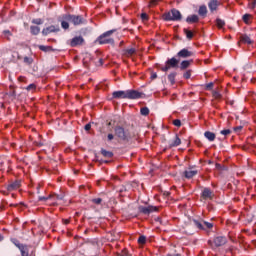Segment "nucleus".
<instances>
[{"label": "nucleus", "instance_id": "30", "mask_svg": "<svg viewBox=\"0 0 256 256\" xmlns=\"http://www.w3.org/2000/svg\"><path fill=\"white\" fill-rule=\"evenodd\" d=\"M141 115H143L144 117H147V115H149V108L148 107H143L140 110Z\"/></svg>", "mask_w": 256, "mask_h": 256}, {"label": "nucleus", "instance_id": "35", "mask_svg": "<svg viewBox=\"0 0 256 256\" xmlns=\"http://www.w3.org/2000/svg\"><path fill=\"white\" fill-rule=\"evenodd\" d=\"M146 241H147V238H146L145 236H140V237L138 238V243H139L140 245H145Z\"/></svg>", "mask_w": 256, "mask_h": 256}, {"label": "nucleus", "instance_id": "32", "mask_svg": "<svg viewBox=\"0 0 256 256\" xmlns=\"http://www.w3.org/2000/svg\"><path fill=\"white\" fill-rule=\"evenodd\" d=\"M61 27H62V29H69V21H67V20H62L61 21Z\"/></svg>", "mask_w": 256, "mask_h": 256}, {"label": "nucleus", "instance_id": "49", "mask_svg": "<svg viewBox=\"0 0 256 256\" xmlns=\"http://www.w3.org/2000/svg\"><path fill=\"white\" fill-rule=\"evenodd\" d=\"M107 138L108 141H113V139H115V136L113 134H108Z\"/></svg>", "mask_w": 256, "mask_h": 256}, {"label": "nucleus", "instance_id": "21", "mask_svg": "<svg viewBox=\"0 0 256 256\" xmlns=\"http://www.w3.org/2000/svg\"><path fill=\"white\" fill-rule=\"evenodd\" d=\"M198 15H200V17H206L207 16V6L202 5L199 7L198 10Z\"/></svg>", "mask_w": 256, "mask_h": 256}, {"label": "nucleus", "instance_id": "33", "mask_svg": "<svg viewBox=\"0 0 256 256\" xmlns=\"http://www.w3.org/2000/svg\"><path fill=\"white\" fill-rule=\"evenodd\" d=\"M53 199H56L57 201H63V199H65V194H57L53 196Z\"/></svg>", "mask_w": 256, "mask_h": 256}, {"label": "nucleus", "instance_id": "41", "mask_svg": "<svg viewBox=\"0 0 256 256\" xmlns=\"http://www.w3.org/2000/svg\"><path fill=\"white\" fill-rule=\"evenodd\" d=\"M221 135H224V137H227V135H231V131L229 129L221 130Z\"/></svg>", "mask_w": 256, "mask_h": 256}, {"label": "nucleus", "instance_id": "28", "mask_svg": "<svg viewBox=\"0 0 256 256\" xmlns=\"http://www.w3.org/2000/svg\"><path fill=\"white\" fill-rule=\"evenodd\" d=\"M3 35L7 41H11V37H13V34L9 30H4Z\"/></svg>", "mask_w": 256, "mask_h": 256}, {"label": "nucleus", "instance_id": "44", "mask_svg": "<svg viewBox=\"0 0 256 256\" xmlns=\"http://www.w3.org/2000/svg\"><path fill=\"white\" fill-rule=\"evenodd\" d=\"M213 97H214V99H221V93H219L217 91H214L213 92Z\"/></svg>", "mask_w": 256, "mask_h": 256}, {"label": "nucleus", "instance_id": "3", "mask_svg": "<svg viewBox=\"0 0 256 256\" xmlns=\"http://www.w3.org/2000/svg\"><path fill=\"white\" fill-rule=\"evenodd\" d=\"M113 33H115V30H110V31L103 33L102 35H100L98 37L97 42L100 45H106V44L113 45V43H115V40H113V38H110L111 35H113Z\"/></svg>", "mask_w": 256, "mask_h": 256}, {"label": "nucleus", "instance_id": "22", "mask_svg": "<svg viewBox=\"0 0 256 256\" xmlns=\"http://www.w3.org/2000/svg\"><path fill=\"white\" fill-rule=\"evenodd\" d=\"M137 50H135V48H128L126 50H124V56L125 57H133V55H135Z\"/></svg>", "mask_w": 256, "mask_h": 256}, {"label": "nucleus", "instance_id": "14", "mask_svg": "<svg viewBox=\"0 0 256 256\" xmlns=\"http://www.w3.org/2000/svg\"><path fill=\"white\" fill-rule=\"evenodd\" d=\"M21 187V182L15 181L7 186L8 191H17Z\"/></svg>", "mask_w": 256, "mask_h": 256}, {"label": "nucleus", "instance_id": "1", "mask_svg": "<svg viewBox=\"0 0 256 256\" xmlns=\"http://www.w3.org/2000/svg\"><path fill=\"white\" fill-rule=\"evenodd\" d=\"M113 99H141L143 93L137 90H120L112 93Z\"/></svg>", "mask_w": 256, "mask_h": 256}, {"label": "nucleus", "instance_id": "56", "mask_svg": "<svg viewBox=\"0 0 256 256\" xmlns=\"http://www.w3.org/2000/svg\"><path fill=\"white\" fill-rule=\"evenodd\" d=\"M119 256H131V254L127 253V252H123L122 254H120Z\"/></svg>", "mask_w": 256, "mask_h": 256}, {"label": "nucleus", "instance_id": "10", "mask_svg": "<svg viewBox=\"0 0 256 256\" xmlns=\"http://www.w3.org/2000/svg\"><path fill=\"white\" fill-rule=\"evenodd\" d=\"M213 243H214L215 247H221V246L225 245V243H227V238H225L223 236H217L214 238Z\"/></svg>", "mask_w": 256, "mask_h": 256}, {"label": "nucleus", "instance_id": "8", "mask_svg": "<svg viewBox=\"0 0 256 256\" xmlns=\"http://www.w3.org/2000/svg\"><path fill=\"white\" fill-rule=\"evenodd\" d=\"M83 43H85V39H83L82 36H76L70 41V45L72 47H77V45H83Z\"/></svg>", "mask_w": 256, "mask_h": 256}, {"label": "nucleus", "instance_id": "25", "mask_svg": "<svg viewBox=\"0 0 256 256\" xmlns=\"http://www.w3.org/2000/svg\"><path fill=\"white\" fill-rule=\"evenodd\" d=\"M175 77H177V72H172L168 75V80L170 81L171 85H175Z\"/></svg>", "mask_w": 256, "mask_h": 256}, {"label": "nucleus", "instance_id": "63", "mask_svg": "<svg viewBox=\"0 0 256 256\" xmlns=\"http://www.w3.org/2000/svg\"><path fill=\"white\" fill-rule=\"evenodd\" d=\"M24 61H29V58H27V57H26V58H24Z\"/></svg>", "mask_w": 256, "mask_h": 256}, {"label": "nucleus", "instance_id": "57", "mask_svg": "<svg viewBox=\"0 0 256 256\" xmlns=\"http://www.w3.org/2000/svg\"><path fill=\"white\" fill-rule=\"evenodd\" d=\"M65 225H69V219L64 220Z\"/></svg>", "mask_w": 256, "mask_h": 256}, {"label": "nucleus", "instance_id": "52", "mask_svg": "<svg viewBox=\"0 0 256 256\" xmlns=\"http://www.w3.org/2000/svg\"><path fill=\"white\" fill-rule=\"evenodd\" d=\"M241 129H243V126H237L234 128V131L237 133V132L241 131Z\"/></svg>", "mask_w": 256, "mask_h": 256}, {"label": "nucleus", "instance_id": "4", "mask_svg": "<svg viewBox=\"0 0 256 256\" xmlns=\"http://www.w3.org/2000/svg\"><path fill=\"white\" fill-rule=\"evenodd\" d=\"M114 133L118 139H121L122 141H129L131 139V133H129V130H125V128L121 126H116L114 129Z\"/></svg>", "mask_w": 256, "mask_h": 256}, {"label": "nucleus", "instance_id": "18", "mask_svg": "<svg viewBox=\"0 0 256 256\" xmlns=\"http://www.w3.org/2000/svg\"><path fill=\"white\" fill-rule=\"evenodd\" d=\"M191 63H193V60H184V61H182L181 64H180L181 71H185V69H187L191 65Z\"/></svg>", "mask_w": 256, "mask_h": 256}, {"label": "nucleus", "instance_id": "27", "mask_svg": "<svg viewBox=\"0 0 256 256\" xmlns=\"http://www.w3.org/2000/svg\"><path fill=\"white\" fill-rule=\"evenodd\" d=\"M101 154L103 155V157H108L109 159H111V157H113V152L107 151L105 149L101 150Z\"/></svg>", "mask_w": 256, "mask_h": 256}, {"label": "nucleus", "instance_id": "55", "mask_svg": "<svg viewBox=\"0 0 256 256\" xmlns=\"http://www.w3.org/2000/svg\"><path fill=\"white\" fill-rule=\"evenodd\" d=\"M4 164H5V161L0 158V169H1V167H3Z\"/></svg>", "mask_w": 256, "mask_h": 256}, {"label": "nucleus", "instance_id": "34", "mask_svg": "<svg viewBox=\"0 0 256 256\" xmlns=\"http://www.w3.org/2000/svg\"><path fill=\"white\" fill-rule=\"evenodd\" d=\"M39 49H40V51H44L45 53H47V51H51V46L40 45Z\"/></svg>", "mask_w": 256, "mask_h": 256}, {"label": "nucleus", "instance_id": "50", "mask_svg": "<svg viewBox=\"0 0 256 256\" xmlns=\"http://www.w3.org/2000/svg\"><path fill=\"white\" fill-rule=\"evenodd\" d=\"M250 98L253 99L254 101H256V93L255 92H252L250 94Z\"/></svg>", "mask_w": 256, "mask_h": 256}, {"label": "nucleus", "instance_id": "43", "mask_svg": "<svg viewBox=\"0 0 256 256\" xmlns=\"http://www.w3.org/2000/svg\"><path fill=\"white\" fill-rule=\"evenodd\" d=\"M184 79H191V70H188L183 75Z\"/></svg>", "mask_w": 256, "mask_h": 256}, {"label": "nucleus", "instance_id": "37", "mask_svg": "<svg viewBox=\"0 0 256 256\" xmlns=\"http://www.w3.org/2000/svg\"><path fill=\"white\" fill-rule=\"evenodd\" d=\"M32 23H34V25H43V20L41 18H37L32 20Z\"/></svg>", "mask_w": 256, "mask_h": 256}, {"label": "nucleus", "instance_id": "23", "mask_svg": "<svg viewBox=\"0 0 256 256\" xmlns=\"http://www.w3.org/2000/svg\"><path fill=\"white\" fill-rule=\"evenodd\" d=\"M204 137H205L206 139H208V141H215L216 135H215V133H213V132H211V131H206V132L204 133Z\"/></svg>", "mask_w": 256, "mask_h": 256}, {"label": "nucleus", "instance_id": "24", "mask_svg": "<svg viewBox=\"0 0 256 256\" xmlns=\"http://www.w3.org/2000/svg\"><path fill=\"white\" fill-rule=\"evenodd\" d=\"M30 31L32 35H39V33H41V28H39V26H31Z\"/></svg>", "mask_w": 256, "mask_h": 256}, {"label": "nucleus", "instance_id": "61", "mask_svg": "<svg viewBox=\"0 0 256 256\" xmlns=\"http://www.w3.org/2000/svg\"><path fill=\"white\" fill-rule=\"evenodd\" d=\"M99 63H100V65H102L103 64V59H100Z\"/></svg>", "mask_w": 256, "mask_h": 256}, {"label": "nucleus", "instance_id": "46", "mask_svg": "<svg viewBox=\"0 0 256 256\" xmlns=\"http://www.w3.org/2000/svg\"><path fill=\"white\" fill-rule=\"evenodd\" d=\"M141 19H142V21H147V19H149V16L147 15V13H142Z\"/></svg>", "mask_w": 256, "mask_h": 256}, {"label": "nucleus", "instance_id": "58", "mask_svg": "<svg viewBox=\"0 0 256 256\" xmlns=\"http://www.w3.org/2000/svg\"><path fill=\"white\" fill-rule=\"evenodd\" d=\"M37 147H41L42 143L36 142Z\"/></svg>", "mask_w": 256, "mask_h": 256}, {"label": "nucleus", "instance_id": "40", "mask_svg": "<svg viewBox=\"0 0 256 256\" xmlns=\"http://www.w3.org/2000/svg\"><path fill=\"white\" fill-rule=\"evenodd\" d=\"M27 91H35L37 86L35 84H30L26 87Z\"/></svg>", "mask_w": 256, "mask_h": 256}, {"label": "nucleus", "instance_id": "13", "mask_svg": "<svg viewBox=\"0 0 256 256\" xmlns=\"http://www.w3.org/2000/svg\"><path fill=\"white\" fill-rule=\"evenodd\" d=\"M199 172L197 170H185L184 171V177H186V179H193V177H195V175H197Z\"/></svg>", "mask_w": 256, "mask_h": 256}, {"label": "nucleus", "instance_id": "64", "mask_svg": "<svg viewBox=\"0 0 256 256\" xmlns=\"http://www.w3.org/2000/svg\"><path fill=\"white\" fill-rule=\"evenodd\" d=\"M22 79H23V77H20V78H19V81H21Z\"/></svg>", "mask_w": 256, "mask_h": 256}, {"label": "nucleus", "instance_id": "26", "mask_svg": "<svg viewBox=\"0 0 256 256\" xmlns=\"http://www.w3.org/2000/svg\"><path fill=\"white\" fill-rule=\"evenodd\" d=\"M216 25H217L218 29H223V27H225V20L217 18Z\"/></svg>", "mask_w": 256, "mask_h": 256}, {"label": "nucleus", "instance_id": "6", "mask_svg": "<svg viewBox=\"0 0 256 256\" xmlns=\"http://www.w3.org/2000/svg\"><path fill=\"white\" fill-rule=\"evenodd\" d=\"M179 67V60L175 57L170 58L166 61L165 66L161 68V71L167 73L169 69H177Z\"/></svg>", "mask_w": 256, "mask_h": 256}, {"label": "nucleus", "instance_id": "39", "mask_svg": "<svg viewBox=\"0 0 256 256\" xmlns=\"http://www.w3.org/2000/svg\"><path fill=\"white\" fill-rule=\"evenodd\" d=\"M242 19L244 23H249V19H251V14H244Z\"/></svg>", "mask_w": 256, "mask_h": 256}, {"label": "nucleus", "instance_id": "7", "mask_svg": "<svg viewBox=\"0 0 256 256\" xmlns=\"http://www.w3.org/2000/svg\"><path fill=\"white\" fill-rule=\"evenodd\" d=\"M193 55L194 53L187 48H184L177 53V57H180L181 59H187V57H193Z\"/></svg>", "mask_w": 256, "mask_h": 256}, {"label": "nucleus", "instance_id": "62", "mask_svg": "<svg viewBox=\"0 0 256 256\" xmlns=\"http://www.w3.org/2000/svg\"><path fill=\"white\" fill-rule=\"evenodd\" d=\"M156 1L155 0H152V5H155Z\"/></svg>", "mask_w": 256, "mask_h": 256}, {"label": "nucleus", "instance_id": "53", "mask_svg": "<svg viewBox=\"0 0 256 256\" xmlns=\"http://www.w3.org/2000/svg\"><path fill=\"white\" fill-rule=\"evenodd\" d=\"M21 256H29V250L22 251Z\"/></svg>", "mask_w": 256, "mask_h": 256}, {"label": "nucleus", "instance_id": "5", "mask_svg": "<svg viewBox=\"0 0 256 256\" xmlns=\"http://www.w3.org/2000/svg\"><path fill=\"white\" fill-rule=\"evenodd\" d=\"M163 19L164 21H181V12L177 9H172L163 15Z\"/></svg>", "mask_w": 256, "mask_h": 256}, {"label": "nucleus", "instance_id": "15", "mask_svg": "<svg viewBox=\"0 0 256 256\" xmlns=\"http://www.w3.org/2000/svg\"><path fill=\"white\" fill-rule=\"evenodd\" d=\"M203 199H213V191L209 188H205L202 192Z\"/></svg>", "mask_w": 256, "mask_h": 256}, {"label": "nucleus", "instance_id": "59", "mask_svg": "<svg viewBox=\"0 0 256 256\" xmlns=\"http://www.w3.org/2000/svg\"><path fill=\"white\" fill-rule=\"evenodd\" d=\"M41 189V185L37 186V193H39V190Z\"/></svg>", "mask_w": 256, "mask_h": 256}, {"label": "nucleus", "instance_id": "36", "mask_svg": "<svg viewBox=\"0 0 256 256\" xmlns=\"http://www.w3.org/2000/svg\"><path fill=\"white\" fill-rule=\"evenodd\" d=\"M92 203H94V205H101V203H103V199L94 198V199H92Z\"/></svg>", "mask_w": 256, "mask_h": 256}, {"label": "nucleus", "instance_id": "48", "mask_svg": "<svg viewBox=\"0 0 256 256\" xmlns=\"http://www.w3.org/2000/svg\"><path fill=\"white\" fill-rule=\"evenodd\" d=\"M48 199H52V196H49V197L40 196L39 197V201H48Z\"/></svg>", "mask_w": 256, "mask_h": 256}, {"label": "nucleus", "instance_id": "11", "mask_svg": "<svg viewBox=\"0 0 256 256\" xmlns=\"http://www.w3.org/2000/svg\"><path fill=\"white\" fill-rule=\"evenodd\" d=\"M219 5H221L219 0H210L208 3V8L210 9L211 13H214V11H217Z\"/></svg>", "mask_w": 256, "mask_h": 256}, {"label": "nucleus", "instance_id": "38", "mask_svg": "<svg viewBox=\"0 0 256 256\" xmlns=\"http://www.w3.org/2000/svg\"><path fill=\"white\" fill-rule=\"evenodd\" d=\"M193 223H194L195 227H197L198 229H204V226H203V224H201V222L194 220Z\"/></svg>", "mask_w": 256, "mask_h": 256}, {"label": "nucleus", "instance_id": "51", "mask_svg": "<svg viewBox=\"0 0 256 256\" xmlns=\"http://www.w3.org/2000/svg\"><path fill=\"white\" fill-rule=\"evenodd\" d=\"M84 129H85V131H90L91 130V124H86Z\"/></svg>", "mask_w": 256, "mask_h": 256}, {"label": "nucleus", "instance_id": "45", "mask_svg": "<svg viewBox=\"0 0 256 256\" xmlns=\"http://www.w3.org/2000/svg\"><path fill=\"white\" fill-rule=\"evenodd\" d=\"M173 125H175V127H181V120L179 119L174 120Z\"/></svg>", "mask_w": 256, "mask_h": 256}, {"label": "nucleus", "instance_id": "16", "mask_svg": "<svg viewBox=\"0 0 256 256\" xmlns=\"http://www.w3.org/2000/svg\"><path fill=\"white\" fill-rule=\"evenodd\" d=\"M179 145H181V138L175 135L174 139L170 142V147H179Z\"/></svg>", "mask_w": 256, "mask_h": 256}, {"label": "nucleus", "instance_id": "29", "mask_svg": "<svg viewBox=\"0 0 256 256\" xmlns=\"http://www.w3.org/2000/svg\"><path fill=\"white\" fill-rule=\"evenodd\" d=\"M184 33H185L187 39H189V40L193 39V32L191 30L184 29Z\"/></svg>", "mask_w": 256, "mask_h": 256}, {"label": "nucleus", "instance_id": "9", "mask_svg": "<svg viewBox=\"0 0 256 256\" xmlns=\"http://www.w3.org/2000/svg\"><path fill=\"white\" fill-rule=\"evenodd\" d=\"M139 211H140V213H143L144 215H149V214L153 213V211H157V208L153 207V206H148V207L140 206Z\"/></svg>", "mask_w": 256, "mask_h": 256}, {"label": "nucleus", "instance_id": "60", "mask_svg": "<svg viewBox=\"0 0 256 256\" xmlns=\"http://www.w3.org/2000/svg\"><path fill=\"white\" fill-rule=\"evenodd\" d=\"M167 256H181V255H179V254H174V255L168 254Z\"/></svg>", "mask_w": 256, "mask_h": 256}, {"label": "nucleus", "instance_id": "42", "mask_svg": "<svg viewBox=\"0 0 256 256\" xmlns=\"http://www.w3.org/2000/svg\"><path fill=\"white\" fill-rule=\"evenodd\" d=\"M203 227L206 229H212L213 224L211 222H203Z\"/></svg>", "mask_w": 256, "mask_h": 256}, {"label": "nucleus", "instance_id": "47", "mask_svg": "<svg viewBox=\"0 0 256 256\" xmlns=\"http://www.w3.org/2000/svg\"><path fill=\"white\" fill-rule=\"evenodd\" d=\"M206 89L207 91H211V89H213V82L206 84Z\"/></svg>", "mask_w": 256, "mask_h": 256}, {"label": "nucleus", "instance_id": "20", "mask_svg": "<svg viewBox=\"0 0 256 256\" xmlns=\"http://www.w3.org/2000/svg\"><path fill=\"white\" fill-rule=\"evenodd\" d=\"M240 41L241 43H246L247 45H251V43H253V40H251V38L246 34L240 37Z\"/></svg>", "mask_w": 256, "mask_h": 256}, {"label": "nucleus", "instance_id": "12", "mask_svg": "<svg viewBox=\"0 0 256 256\" xmlns=\"http://www.w3.org/2000/svg\"><path fill=\"white\" fill-rule=\"evenodd\" d=\"M57 31H59V28H57V27H55L54 25H52V26H49V27H47V28H44V29L42 30V34L45 35V36H47V35H49L50 33H57Z\"/></svg>", "mask_w": 256, "mask_h": 256}, {"label": "nucleus", "instance_id": "31", "mask_svg": "<svg viewBox=\"0 0 256 256\" xmlns=\"http://www.w3.org/2000/svg\"><path fill=\"white\" fill-rule=\"evenodd\" d=\"M255 7H256V0H249L248 9H255Z\"/></svg>", "mask_w": 256, "mask_h": 256}, {"label": "nucleus", "instance_id": "17", "mask_svg": "<svg viewBox=\"0 0 256 256\" xmlns=\"http://www.w3.org/2000/svg\"><path fill=\"white\" fill-rule=\"evenodd\" d=\"M187 23H199V16L197 15H190L186 18Z\"/></svg>", "mask_w": 256, "mask_h": 256}, {"label": "nucleus", "instance_id": "54", "mask_svg": "<svg viewBox=\"0 0 256 256\" xmlns=\"http://www.w3.org/2000/svg\"><path fill=\"white\" fill-rule=\"evenodd\" d=\"M150 79L152 80L157 79V73H152Z\"/></svg>", "mask_w": 256, "mask_h": 256}, {"label": "nucleus", "instance_id": "19", "mask_svg": "<svg viewBox=\"0 0 256 256\" xmlns=\"http://www.w3.org/2000/svg\"><path fill=\"white\" fill-rule=\"evenodd\" d=\"M14 245L16 247H18V249L20 250V253H23V251H27V246L26 245H23L19 242V240H14L13 241Z\"/></svg>", "mask_w": 256, "mask_h": 256}, {"label": "nucleus", "instance_id": "2", "mask_svg": "<svg viewBox=\"0 0 256 256\" xmlns=\"http://www.w3.org/2000/svg\"><path fill=\"white\" fill-rule=\"evenodd\" d=\"M63 19H65V21H69V23H73L75 26L85 25V23H87V20H85L81 15L66 14L63 16Z\"/></svg>", "mask_w": 256, "mask_h": 256}]
</instances>
